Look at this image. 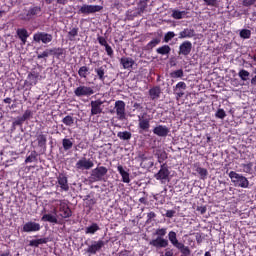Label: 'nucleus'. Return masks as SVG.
<instances>
[{
  "label": "nucleus",
  "instance_id": "f257e3e1",
  "mask_svg": "<svg viewBox=\"0 0 256 256\" xmlns=\"http://www.w3.org/2000/svg\"><path fill=\"white\" fill-rule=\"evenodd\" d=\"M229 177L231 182L234 183L235 187H241L242 189H247L249 187V180L247 177L235 172L231 171L229 173Z\"/></svg>",
  "mask_w": 256,
  "mask_h": 256
},
{
  "label": "nucleus",
  "instance_id": "f03ea898",
  "mask_svg": "<svg viewBox=\"0 0 256 256\" xmlns=\"http://www.w3.org/2000/svg\"><path fill=\"white\" fill-rule=\"evenodd\" d=\"M108 169L105 166H100L92 170L90 179L91 181H105V175L108 173Z\"/></svg>",
  "mask_w": 256,
  "mask_h": 256
},
{
  "label": "nucleus",
  "instance_id": "7ed1b4c3",
  "mask_svg": "<svg viewBox=\"0 0 256 256\" xmlns=\"http://www.w3.org/2000/svg\"><path fill=\"white\" fill-rule=\"evenodd\" d=\"M99 11H103V6L84 4L79 9V13H82L83 15H89L91 13H99Z\"/></svg>",
  "mask_w": 256,
  "mask_h": 256
},
{
  "label": "nucleus",
  "instance_id": "20e7f679",
  "mask_svg": "<svg viewBox=\"0 0 256 256\" xmlns=\"http://www.w3.org/2000/svg\"><path fill=\"white\" fill-rule=\"evenodd\" d=\"M33 41H35V43H41V41L45 44L51 43L53 41V35L45 32H37L33 36Z\"/></svg>",
  "mask_w": 256,
  "mask_h": 256
},
{
  "label": "nucleus",
  "instance_id": "39448f33",
  "mask_svg": "<svg viewBox=\"0 0 256 256\" xmlns=\"http://www.w3.org/2000/svg\"><path fill=\"white\" fill-rule=\"evenodd\" d=\"M116 115L119 121H125L127 119V115L125 114V103L121 100L115 102Z\"/></svg>",
  "mask_w": 256,
  "mask_h": 256
},
{
  "label": "nucleus",
  "instance_id": "423d86ee",
  "mask_svg": "<svg viewBox=\"0 0 256 256\" xmlns=\"http://www.w3.org/2000/svg\"><path fill=\"white\" fill-rule=\"evenodd\" d=\"M93 93H95L93 88L87 86H79L74 90V95H76V97H89L93 95Z\"/></svg>",
  "mask_w": 256,
  "mask_h": 256
},
{
  "label": "nucleus",
  "instance_id": "0eeeda50",
  "mask_svg": "<svg viewBox=\"0 0 256 256\" xmlns=\"http://www.w3.org/2000/svg\"><path fill=\"white\" fill-rule=\"evenodd\" d=\"M37 15H41V7L39 6L30 8L26 14L21 15V19L23 21H31V19Z\"/></svg>",
  "mask_w": 256,
  "mask_h": 256
},
{
  "label": "nucleus",
  "instance_id": "6e6552de",
  "mask_svg": "<svg viewBox=\"0 0 256 256\" xmlns=\"http://www.w3.org/2000/svg\"><path fill=\"white\" fill-rule=\"evenodd\" d=\"M170 173L171 172H169V168L167 167V164L164 163V164L161 165L160 170L158 171V173H156L154 175V177L158 181H164V180L169 178Z\"/></svg>",
  "mask_w": 256,
  "mask_h": 256
},
{
  "label": "nucleus",
  "instance_id": "1a4fd4ad",
  "mask_svg": "<svg viewBox=\"0 0 256 256\" xmlns=\"http://www.w3.org/2000/svg\"><path fill=\"white\" fill-rule=\"evenodd\" d=\"M193 49V44L189 41H184L179 46L178 55H183L184 57H187L191 54V51Z\"/></svg>",
  "mask_w": 256,
  "mask_h": 256
},
{
  "label": "nucleus",
  "instance_id": "9d476101",
  "mask_svg": "<svg viewBox=\"0 0 256 256\" xmlns=\"http://www.w3.org/2000/svg\"><path fill=\"white\" fill-rule=\"evenodd\" d=\"M103 247H105V241H94L92 245L88 246L86 253H90V255H95V253H97V251H101Z\"/></svg>",
  "mask_w": 256,
  "mask_h": 256
},
{
  "label": "nucleus",
  "instance_id": "9b49d317",
  "mask_svg": "<svg viewBox=\"0 0 256 256\" xmlns=\"http://www.w3.org/2000/svg\"><path fill=\"white\" fill-rule=\"evenodd\" d=\"M101 105H103V101L96 100L91 101L90 107H91V115H100V113H103V108H101Z\"/></svg>",
  "mask_w": 256,
  "mask_h": 256
},
{
  "label": "nucleus",
  "instance_id": "f8f14e48",
  "mask_svg": "<svg viewBox=\"0 0 256 256\" xmlns=\"http://www.w3.org/2000/svg\"><path fill=\"white\" fill-rule=\"evenodd\" d=\"M154 135H157L158 137H167L169 135L170 130L169 127L164 125H158L153 129Z\"/></svg>",
  "mask_w": 256,
  "mask_h": 256
},
{
  "label": "nucleus",
  "instance_id": "ddd939ff",
  "mask_svg": "<svg viewBox=\"0 0 256 256\" xmlns=\"http://www.w3.org/2000/svg\"><path fill=\"white\" fill-rule=\"evenodd\" d=\"M41 229V225L36 222H27L24 224L22 230L24 233H31L33 231H39Z\"/></svg>",
  "mask_w": 256,
  "mask_h": 256
},
{
  "label": "nucleus",
  "instance_id": "4468645a",
  "mask_svg": "<svg viewBox=\"0 0 256 256\" xmlns=\"http://www.w3.org/2000/svg\"><path fill=\"white\" fill-rule=\"evenodd\" d=\"M149 245H152V247L163 248V247H167V245H169V241L163 237H157L156 239L151 240L149 242Z\"/></svg>",
  "mask_w": 256,
  "mask_h": 256
},
{
  "label": "nucleus",
  "instance_id": "2eb2a0df",
  "mask_svg": "<svg viewBox=\"0 0 256 256\" xmlns=\"http://www.w3.org/2000/svg\"><path fill=\"white\" fill-rule=\"evenodd\" d=\"M93 161L82 158L76 163L78 169H91L93 167Z\"/></svg>",
  "mask_w": 256,
  "mask_h": 256
},
{
  "label": "nucleus",
  "instance_id": "dca6fc26",
  "mask_svg": "<svg viewBox=\"0 0 256 256\" xmlns=\"http://www.w3.org/2000/svg\"><path fill=\"white\" fill-rule=\"evenodd\" d=\"M16 34L18 35V38L20 39L22 45H25L27 43V38L29 37V32L25 28H18L16 30Z\"/></svg>",
  "mask_w": 256,
  "mask_h": 256
},
{
  "label": "nucleus",
  "instance_id": "f3484780",
  "mask_svg": "<svg viewBox=\"0 0 256 256\" xmlns=\"http://www.w3.org/2000/svg\"><path fill=\"white\" fill-rule=\"evenodd\" d=\"M195 30L186 28L179 33V39H191V37H195Z\"/></svg>",
  "mask_w": 256,
  "mask_h": 256
},
{
  "label": "nucleus",
  "instance_id": "a211bd4d",
  "mask_svg": "<svg viewBox=\"0 0 256 256\" xmlns=\"http://www.w3.org/2000/svg\"><path fill=\"white\" fill-rule=\"evenodd\" d=\"M139 129L141 131H149L151 124H149V119H144V116H138Z\"/></svg>",
  "mask_w": 256,
  "mask_h": 256
},
{
  "label": "nucleus",
  "instance_id": "6ab92c4d",
  "mask_svg": "<svg viewBox=\"0 0 256 256\" xmlns=\"http://www.w3.org/2000/svg\"><path fill=\"white\" fill-rule=\"evenodd\" d=\"M58 184L60 185L62 191H69V183L65 175L60 174L58 176Z\"/></svg>",
  "mask_w": 256,
  "mask_h": 256
},
{
  "label": "nucleus",
  "instance_id": "aec40b11",
  "mask_svg": "<svg viewBox=\"0 0 256 256\" xmlns=\"http://www.w3.org/2000/svg\"><path fill=\"white\" fill-rule=\"evenodd\" d=\"M41 221L59 225V220L57 219V216L53 214H44L41 218Z\"/></svg>",
  "mask_w": 256,
  "mask_h": 256
},
{
  "label": "nucleus",
  "instance_id": "412c9836",
  "mask_svg": "<svg viewBox=\"0 0 256 256\" xmlns=\"http://www.w3.org/2000/svg\"><path fill=\"white\" fill-rule=\"evenodd\" d=\"M168 239L174 247H176V248L177 247H179V248L182 247L181 242H179V240H177V233H175L174 231L169 232Z\"/></svg>",
  "mask_w": 256,
  "mask_h": 256
},
{
  "label": "nucleus",
  "instance_id": "4be33fe9",
  "mask_svg": "<svg viewBox=\"0 0 256 256\" xmlns=\"http://www.w3.org/2000/svg\"><path fill=\"white\" fill-rule=\"evenodd\" d=\"M149 95L152 101L159 99L161 96V88L159 86L153 87L149 90Z\"/></svg>",
  "mask_w": 256,
  "mask_h": 256
},
{
  "label": "nucleus",
  "instance_id": "5701e85b",
  "mask_svg": "<svg viewBox=\"0 0 256 256\" xmlns=\"http://www.w3.org/2000/svg\"><path fill=\"white\" fill-rule=\"evenodd\" d=\"M117 169L122 177L123 183H131V179L129 178V172L125 171V169L121 165H119Z\"/></svg>",
  "mask_w": 256,
  "mask_h": 256
},
{
  "label": "nucleus",
  "instance_id": "b1692460",
  "mask_svg": "<svg viewBox=\"0 0 256 256\" xmlns=\"http://www.w3.org/2000/svg\"><path fill=\"white\" fill-rule=\"evenodd\" d=\"M120 63L123 65L124 69H129L135 65V60H133V58L123 57L121 58Z\"/></svg>",
  "mask_w": 256,
  "mask_h": 256
},
{
  "label": "nucleus",
  "instance_id": "393cba45",
  "mask_svg": "<svg viewBox=\"0 0 256 256\" xmlns=\"http://www.w3.org/2000/svg\"><path fill=\"white\" fill-rule=\"evenodd\" d=\"M148 3H149V0H140L138 2V12L135 14V17H137V15H141L142 13H145V9H147Z\"/></svg>",
  "mask_w": 256,
  "mask_h": 256
},
{
  "label": "nucleus",
  "instance_id": "a878e982",
  "mask_svg": "<svg viewBox=\"0 0 256 256\" xmlns=\"http://www.w3.org/2000/svg\"><path fill=\"white\" fill-rule=\"evenodd\" d=\"M38 147L45 149L47 147V136L43 133L37 136Z\"/></svg>",
  "mask_w": 256,
  "mask_h": 256
},
{
  "label": "nucleus",
  "instance_id": "bb28decb",
  "mask_svg": "<svg viewBox=\"0 0 256 256\" xmlns=\"http://www.w3.org/2000/svg\"><path fill=\"white\" fill-rule=\"evenodd\" d=\"M158 55H169L171 53V47L169 45H164L156 49Z\"/></svg>",
  "mask_w": 256,
  "mask_h": 256
},
{
  "label": "nucleus",
  "instance_id": "cd10ccee",
  "mask_svg": "<svg viewBox=\"0 0 256 256\" xmlns=\"http://www.w3.org/2000/svg\"><path fill=\"white\" fill-rule=\"evenodd\" d=\"M117 137H119V139L122 141H129V139L132 137V134L129 131L118 132Z\"/></svg>",
  "mask_w": 256,
  "mask_h": 256
},
{
  "label": "nucleus",
  "instance_id": "c85d7f7f",
  "mask_svg": "<svg viewBox=\"0 0 256 256\" xmlns=\"http://www.w3.org/2000/svg\"><path fill=\"white\" fill-rule=\"evenodd\" d=\"M50 55H55L56 57H61V55H63V53H65V49L63 48H52V49H48Z\"/></svg>",
  "mask_w": 256,
  "mask_h": 256
},
{
  "label": "nucleus",
  "instance_id": "c756f323",
  "mask_svg": "<svg viewBox=\"0 0 256 256\" xmlns=\"http://www.w3.org/2000/svg\"><path fill=\"white\" fill-rule=\"evenodd\" d=\"M99 225L97 223H93L91 226L86 228V233L90 235H94V233H97L99 231Z\"/></svg>",
  "mask_w": 256,
  "mask_h": 256
},
{
  "label": "nucleus",
  "instance_id": "7c9ffc66",
  "mask_svg": "<svg viewBox=\"0 0 256 256\" xmlns=\"http://www.w3.org/2000/svg\"><path fill=\"white\" fill-rule=\"evenodd\" d=\"M62 145H63L64 151H69V149L73 148V142L70 139H67V138H64L62 140Z\"/></svg>",
  "mask_w": 256,
  "mask_h": 256
},
{
  "label": "nucleus",
  "instance_id": "2f4dec72",
  "mask_svg": "<svg viewBox=\"0 0 256 256\" xmlns=\"http://www.w3.org/2000/svg\"><path fill=\"white\" fill-rule=\"evenodd\" d=\"M62 123H64V125L67 127H71V125L75 123V119L71 115H67L62 119Z\"/></svg>",
  "mask_w": 256,
  "mask_h": 256
},
{
  "label": "nucleus",
  "instance_id": "473e14b6",
  "mask_svg": "<svg viewBox=\"0 0 256 256\" xmlns=\"http://www.w3.org/2000/svg\"><path fill=\"white\" fill-rule=\"evenodd\" d=\"M249 75H250L249 71L245 69L240 70L238 73V76L242 81H249Z\"/></svg>",
  "mask_w": 256,
  "mask_h": 256
},
{
  "label": "nucleus",
  "instance_id": "72a5a7b5",
  "mask_svg": "<svg viewBox=\"0 0 256 256\" xmlns=\"http://www.w3.org/2000/svg\"><path fill=\"white\" fill-rule=\"evenodd\" d=\"M183 15H187L185 11L173 10L172 17L173 19H183Z\"/></svg>",
  "mask_w": 256,
  "mask_h": 256
},
{
  "label": "nucleus",
  "instance_id": "f704fd0d",
  "mask_svg": "<svg viewBox=\"0 0 256 256\" xmlns=\"http://www.w3.org/2000/svg\"><path fill=\"white\" fill-rule=\"evenodd\" d=\"M77 35H79V28H73L68 32V38L70 41H74Z\"/></svg>",
  "mask_w": 256,
  "mask_h": 256
},
{
  "label": "nucleus",
  "instance_id": "c9c22d12",
  "mask_svg": "<svg viewBox=\"0 0 256 256\" xmlns=\"http://www.w3.org/2000/svg\"><path fill=\"white\" fill-rule=\"evenodd\" d=\"M37 161V151H32L31 154L25 159V163H33Z\"/></svg>",
  "mask_w": 256,
  "mask_h": 256
},
{
  "label": "nucleus",
  "instance_id": "e433bc0d",
  "mask_svg": "<svg viewBox=\"0 0 256 256\" xmlns=\"http://www.w3.org/2000/svg\"><path fill=\"white\" fill-rule=\"evenodd\" d=\"M88 72H89V68H87V66H82L78 71V75H80V77H82L83 79H87Z\"/></svg>",
  "mask_w": 256,
  "mask_h": 256
},
{
  "label": "nucleus",
  "instance_id": "4c0bfd02",
  "mask_svg": "<svg viewBox=\"0 0 256 256\" xmlns=\"http://www.w3.org/2000/svg\"><path fill=\"white\" fill-rule=\"evenodd\" d=\"M95 71H96L100 81H105V68L100 67V68L95 69Z\"/></svg>",
  "mask_w": 256,
  "mask_h": 256
},
{
  "label": "nucleus",
  "instance_id": "58836bf2",
  "mask_svg": "<svg viewBox=\"0 0 256 256\" xmlns=\"http://www.w3.org/2000/svg\"><path fill=\"white\" fill-rule=\"evenodd\" d=\"M198 175H200L201 179H206L207 178V175H208V172H207V169L205 168H202V167H198L196 169Z\"/></svg>",
  "mask_w": 256,
  "mask_h": 256
},
{
  "label": "nucleus",
  "instance_id": "ea45409f",
  "mask_svg": "<svg viewBox=\"0 0 256 256\" xmlns=\"http://www.w3.org/2000/svg\"><path fill=\"white\" fill-rule=\"evenodd\" d=\"M182 247H176V249H179L183 255H191V250L188 246H185V244L181 243Z\"/></svg>",
  "mask_w": 256,
  "mask_h": 256
},
{
  "label": "nucleus",
  "instance_id": "a19ab883",
  "mask_svg": "<svg viewBox=\"0 0 256 256\" xmlns=\"http://www.w3.org/2000/svg\"><path fill=\"white\" fill-rule=\"evenodd\" d=\"M23 123H25V120L21 116L17 117L15 121L12 123V127L13 129H15V127H21Z\"/></svg>",
  "mask_w": 256,
  "mask_h": 256
},
{
  "label": "nucleus",
  "instance_id": "79ce46f5",
  "mask_svg": "<svg viewBox=\"0 0 256 256\" xmlns=\"http://www.w3.org/2000/svg\"><path fill=\"white\" fill-rule=\"evenodd\" d=\"M240 37L242 39H249L251 37V30L249 29H243L241 32H240Z\"/></svg>",
  "mask_w": 256,
  "mask_h": 256
},
{
  "label": "nucleus",
  "instance_id": "37998d69",
  "mask_svg": "<svg viewBox=\"0 0 256 256\" xmlns=\"http://www.w3.org/2000/svg\"><path fill=\"white\" fill-rule=\"evenodd\" d=\"M170 76L173 78V79H178L179 77H183V69H179V70H176L174 72H171L170 73Z\"/></svg>",
  "mask_w": 256,
  "mask_h": 256
},
{
  "label": "nucleus",
  "instance_id": "c03bdc74",
  "mask_svg": "<svg viewBox=\"0 0 256 256\" xmlns=\"http://www.w3.org/2000/svg\"><path fill=\"white\" fill-rule=\"evenodd\" d=\"M33 117V111L31 110H26L24 112V114L21 116V118L24 120V121H29V119Z\"/></svg>",
  "mask_w": 256,
  "mask_h": 256
},
{
  "label": "nucleus",
  "instance_id": "a18cd8bd",
  "mask_svg": "<svg viewBox=\"0 0 256 256\" xmlns=\"http://www.w3.org/2000/svg\"><path fill=\"white\" fill-rule=\"evenodd\" d=\"M37 74L30 73L28 74V79L30 81V85H37Z\"/></svg>",
  "mask_w": 256,
  "mask_h": 256
},
{
  "label": "nucleus",
  "instance_id": "49530a36",
  "mask_svg": "<svg viewBox=\"0 0 256 256\" xmlns=\"http://www.w3.org/2000/svg\"><path fill=\"white\" fill-rule=\"evenodd\" d=\"M175 37V32H168L164 36V43H169Z\"/></svg>",
  "mask_w": 256,
  "mask_h": 256
},
{
  "label": "nucleus",
  "instance_id": "de8ad7c7",
  "mask_svg": "<svg viewBox=\"0 0 256 256\" xmlns=\"http://www.w3.org/2000/svg\"><path fill=\"white\" fill-rule=\"evenodd\" d=\"M159 43H161V39L155 38L148 43V47H150V49H153V47H155L156 45H159Z\"/></svg>",
  "mask_w": 256,
  "mask_h": 256
},
{
  "label": "nucleus",
  "instance_id": "09e8293b",
  "mask_svg": "<svg viewBox=\"0 0 256 256\" xmlns=\"http://www.w3.org/2000/svg\"><path fill=\"white\" fill-rule=\"evenodd\" d=\"M155 235H158V237H165V235H167V229L165 228L157 229L155 232Z\"/></svg>",
  "mask_w": 256,
  "mask_h": 256
},
{
  "label": "nucleus",
  "instance_id": "8fccbe9b",
  "mask_svg": "<svg viewBox=\"0 0 256 256\" xmlns=\"http://www.w3.org/2000/svg\"><path fill=\"white\" fill-rule=\"evenodd\" d=\"M226 115L227 114L225 113V110H223V109H218V111L216 112V117L218 119H225Z\"/></svg>",
  "mask_w": 256,
  "mask_h": 256
},
{
  "label": "nucleus",
  "instance_id": "3c124183",
  "mask_svg": "<svg viewBox=\"0 0 256 256\" xmlns=\"http://www.w3.org/2000/svg\"><path fill=\"white\" fill-rule=\"evenodd\" d=\"M256 0H243L242 5L243 7H251L252 5H255Z\"/></svg>",
  "mask_w": 256,
  "mask_h": 256
},
{
  "label": "nucleus",
  "instance_id": "603ef678",
  "mask_svg": "<svg viewBox=\"0 0 256 256\" xmlns=\"http://www.w3.org/2000/svg\"><path fill=\"white\" fill-rule=\"evenodd\" d=\"M204 3L209 7H217L218 5L217 0H204Z\"/></svg>",
  "mask_w": 256,
  "mask_h": 256
},
{
  "label": "nucleus",
  "instance_id": "864d4df0",
  "mask_svg": "<svg viewBox=\"0 0 256 256\" xmlns=\"http://www.w3.org/2000/svg\"><path fill=\"white\" fill-rule=\"evenodd\" d=\"M49 55H51L49 49H46L43 53L38 54L37 59H45V57H49Z\"/></svg>",
  "mask_w": 256,
  "mask_h": 256
},
{
  "label": "nucleus",
  "instance_id": "5fc2aeb1",
  "mask_svg": "<svg viewBox=\"0 0 256 256\" xmlns=\"http://www.w3.org/2000/svg\"><path fill=\"white\" fill-rule=\"evenodd\" d=\"M105 51L109 57H113V48L109 46V44H106L105 46Z\"/></svg>",
  "mask_w": 256,
  "mask_h": 256
},
{
  "label": "nucleus",
  "instance_id": "6e6d98bb",
  "mask_svg": "<svg viewBox=\"0 0 256 256\" xmlns=\"http://www.w3.org/2000/svg\"><path fill=\"white\" fill-rule=\"evenodd\" d=\"M98 43H100L103 47H105L107 44V40L103 36L98 37Z\"/></svg>",
  "mask_w": 256,
  "mask_h": 256
},
{
  "label": "nucleus",
  "instance_id": "4d7b16f0",
  "mask_svg": "<svg viewBox=\"0 0 256 256\" xmlns=\"http://www.w3.org/2000/svg\"><path fill=\"white\" fill-rule=\"evenodd\" d=\"M177 89L186 90V89H187V84H185V82H179V83L176 85V91H177Z\"/></svg>",
  "mask_w": 256,
  "mask_h": 256
},
{
  "label": "nucleus",
  "instance_id": "13d9d810",
  "mask_svg": "<svg viewBox=\"0 0 256 256\" xmlns=\"http://www.w3.org/2000/svg\"><path fill=\"white\" fill-rule=\"evenodd\" d=\"M165 159H167V153L162 152V153L160 154V156L158 157V161H159L160 163H163V161H165Z\"/></svg>",
  "mask_w": 256,
  "mask_h": 256
},
{
  "label": "nucleus",
  "instance_id": "bf43d9fd",
  "mask_svg": "<svg viewBox=\"0 0 256 256\" xmlns=\"http://www.w3.org/2000/svg\"><path fill=\"white\" fill-rule=\"evenodd\" d=\"M36 241L38 242V245H43L45 243H49V238H40L36 239Z\"/></svg>",
  "mask_w": 256,
  "mask_h": 256
},
{
  "label": "nucleus",
  "instance_id": "052dcab7",
  "mask_svg": "<svg viewBox=\"0 0 256 256\" xmlns=\"http://www.w3.org/2000/svg\"><path fill=\"white\" fill-rule=\"evenodd\" d=\"M147 223L151 222V219H155V217H157V215L155 214V212H150L147 214Z\"/></svg>",
  "mask_w": 256,
  "mask_h": 256
},
{
  "label": "nucleus",
  "instance_id": "680f3d73",
  "mask_svg": "<svg viewBox=\"0 0 256 256\" xmlns=\"http://www.w3.org/2000/svg\"><path fill=\"white\" fill-rule=\"evenodd\" d=\"M197 211H199L201 213V215H205V213L207 212V207L200 206L197 208Z\"/></svg>",
  "mask_w": 256,
  "mask_h": 256
},
{
  "label": "nucleus",
  "instance_id": "e2e57ef3",
  "mask_svg": "<svg viewBox=\"0 0 256 256\" xmlns=\"http://www.w3.org/2000/svg\"><path fill=\"white\" fill-rule=\"evenodd\" d=\"M62 217H64V219H67V217H71V210H69V208L64 210V214L62 215Z\"/></svg>",
  "mask_w": 256,
  "mask_h": 256
},
{
  "label": "nucleus",
  "instance_id": "0e129e2a",
  "mask_svg": "<svg viewBox=\"0 0 256 256\" xmlns=\"http://www.w3.org/2000/svg\"><path fill=\"white\" fill-rule=\"evenodd\" d=\"M175 215V210H168L166 212V217H168L169 219H171L172 217H174Z\"/></svg>",
  "mask_w": 256,
  "mask_h": 256
},
{
  "label": "nucleus",
  "instance_id": "69168bd1",
  "mask_svg": "<svg viewBox=\"0 0 256 256\" xmlns=\"http://www.w3.org/2000/svg\"><path fill=\"white\" fill-rule=\"evenodd\" d=\"M29 246L30 247H39L37 239L36 240H31L30 243H29Z\"/></svg>",
  "mask_w": 256,
  "mask_h": 256
},
{
  "label": "nucleus",
  "instance_id": "338daca9",
  "mask_svg": "<svg viewBox=\"0 0 256 256\" xmlns=\"http://www.w3.org/2000/svg\"><path fill=\"white\" fill-rule=\"evenodd\" d=\"M133 107H134L135 109H143V106H141V104H139V103H137V102H135V103L133 104Z\"/></svg>",
  "mask_w": 256,
  "mask_h": 256
},
{
  "label": "nucleus",
  "instance_id": "774afa93",
  "mask_svg": "<svg viewBox=\"0 0 256 256\" xmlns=\"http://www.w3.org/2000/svg\"><path fill=\"white\" fill-rule=\"evenodd\" d=\"M251 85H256V75L251 79Z\"/></svg>",
  "mask_w": 256,
  "mask_h": 256
}]
</instances>
